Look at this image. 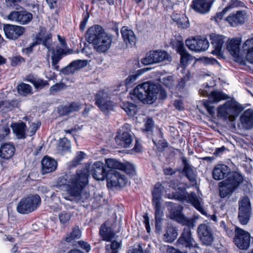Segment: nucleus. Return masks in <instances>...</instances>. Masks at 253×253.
I'll use <instances>...</instances> for the list:
<instances>
[{
	"label": "nucleus",
	"mask_w": 253,
	"mask_h": 253,
	"mask_svg": "<svg viewBox=\"0 0 253 253\" xmlns=\"http://www.w3.org/2000/svg\"><path fill=\"white\" fill-rule=\"evenodd\" d=\"M8 19L21 24H27L33 18L31 13L26 11H13L7 16Z\"/></svg>",
	"instance_id": "nucleus-14"
},
{
	"label": "nucleus",
	"mask_w": 253,
	"mask_h": 253,
	"mask_svg": "<svg viewBox=\"0 0 253 253\" xmlns=\"http://www.w3.org/2000/svg\"><path fill=\"white\" fill-rule=\"evenodd\" d=\"M120 247L121 244L119 242L113 241L110 245H106V253H118V250Z\"/></svg>",
	"instance_id": "nucleus-46"
},
{
	"label": "nucleus",
	"mask_w": 253,
	"mask_h": 253,
	"mask_svg": "<svg viewBox=\"0 0 253 253\" xmlns=\"http://www.w3.org/2000/svg\"><path fill=\"white\" fill-rule=\"evenodd\" d=\"M200 239L206 245H210L213 241V237L211 229L206 224H200L197 230Z\"/></svg>",
	"instance_id": "nucleus-16"
},
{
	"label": "nucleus",
	"mask_w": 253,
	"mask_h": 253,
	"mask_svg": "<svg viewBox=\"0 0 253 253\" xmlns=\"http://www.w3.org/2000/svg\"><path fill=\"white\" fill-rule=\"evenodd\" d=\"M158 87L151 82H146L137 85L133 90V94L143 103L152 104L156 99L155 96Z\"/></svg>",
	"instance_id": "nucleus-5"
},
{
	"label": "nucleus",
	"mask_w": 253,
	"mask_h": 253,
	"mask_svg": "<svg viewBox=\"0 0 253 253\" xmlns=\"http://www.w3.org/2000/svg\"><path fill=\"white\" fill-rule=\"evenodd\" d=\"M243 47L245 50H248L246 55L247 60L253 63V38L247 40L244 43Z\"/></svg>",
	"instance_id": "nucleus-36"
},
{
	"label": "nucleus",
	"mask_w": 253,
	"mask_h": 253,
	"mask_svg": "<svg viewBox=\"0 0 253 253\" xmlns=\"http://www.w3.org/2000/svg\"><path fill=\"white\" fill-rule=\"evenodd\" d=\"M106 178L108 184L116 188L125 186L127 182V179L124 174L113 169H111L107 172Z\"/></svg>",
	"instance_id": "nucleus-12"
},
{
	"label": "nucleus",
	"mask_w": 253,
	"mask_h": 253,
	"mask_svg": "<svg viewBox=\"0 0 253 253\" xmlns=\"http://www.w3.org/2000/svg\"><path fill=\"white\" fill-rule=\"evenodd\" d=\"M211 43L214 48L211 53L219 55L224 43V37L222 35H213L211 37Z\"/></svg>",
	"instance_id": "nucleus-25"
},
{
	"label": "nucleus",
	"mask_w": 253,
	"mask_h": 253,
	"mask_svg": "<svg viewBox=\"0 0 253 253\" xmlns=\"http://www.w3.org/2000/svg\"><path fill=\"white\" fill-rule=\"evenodd\" d=\"M81 237V232L78 227H74L73 228L72 231L70 234H68L65 238V241L70 243L73 240L79 239Z\"/></svg>",
	"instance_id": "nucleus-45"
},
{
	"label": "nucleus",
	"mask_w": 253,
	"mask_h": 253,
	"mask_svg": "<svg viewBox=\"0 0 253 253\" xmlns=\"http://www.w3.org/2000/svg\"><path fill=\"white\" fill-rule=\"evenodd\" d=\"M164 188L160 183H157L152 192L153 196V205H161L160 200L161 199L162 194Z\"/></svg>",
	"instance_id": "nucleus-33"
},
{
	"label": "nucleus",
	"mask_w": 253,
	"mask_h": 253,
	"mask_svg": "<svg viewBox=\"0 0 253 253\" xmlns=\"http://www.w3.org/2000/svg\"><path fill=\"white\" fill-rule=\"evenodd\" d=\"M10 133V129L6 126H3L0 129V141L4 139Z\"/></svg>",
	"instance_id": "nucleus-62"
},
{
	"label": "nucleus",
	"mask_w": 253,
	"mask_h": 253,
	"mask_svg": "<svg viewBox=\"0 0 253 253\" xmlns=\"http://www.w3.org/2000/svg\"><path fill=\"white\" fill-rule=\"evenodd\" d=\"M17 90L19 94L24 96L32 93V86L24 83H22L18 85Z\"/></svg>",
	"instance_id": "nucleus-43"
},
{
	"label": "nucleus",
	"mask_w": 253,
	"mask_h": 253,
	"mask_svg": "<svg viewBox=\"0 0 253 253\" xmlns=\"http://www.w3.org/2000/svg\"><path fill=\"white\" fill-rule=\"evenodd\" d=\"M76 72L74 67L72 65L71 63L69 65L67 66L66 67L62 68L61 70V72L64 75H70L73 74Z\"/></svg>",
	"instance_id": "nucleus-60"
},
{
	"label": "nucleus",
	"mask_w": 253,
	"mask_h": 253,
	"mask_svg": "<svg viewBox=\"0 0 253 253\" xmlns=\"http://www.w3.org/2000/svg\"><path fill=\"white\" fill-rule=\"evenodd\" d=\"M89 166L85 165L78 169L76 174L72 175L68 181L67 192L68 195L65 198L76 202H85L90 198V193L84 189L88 184Z\"/></svg>",
	"instance_id": "nucleus-1"
},
{
	"label": "nucleus",
	"mask_w": 253,
	"mask_h": 253,
	"mask_svg": "<svg viewBox=\"0 0 253 253\" xmlns=\"http://www.w3.org/2000/svg\"><path fill=\"white\" fill-rule=\"evenodd\" d=\"M58 51L59 52V54H54V55L52 56L51 63L52 66H55L56 64H57L58 62L61 58V55L67 54V53H64V50L63 49H60L58 50ZM68 53L70 54V52L69 51Z\"/></svg>",
	"instance_id": "nucleus-53"
},
{
	"label": "nucleus",
	"mask_w": 253,
	"mask_h": 253,
	"mask_svg": "<svg viewBox=\"0 0 253 253\" xmlns=\"http://www.w3.org/2000/svg\"><path fill=\"white\" fill-rule=\"evenodd\" d=\"M59 147H61L63 151L68 150L71 148V144L70 141L65 138H63L60 140L59 143Z\"/></svg>",
	"instance_id": "nucleus-56"
},
{
	"label": "nucleus",
	"mask_w": 253,
	"mask_h": 253,
	"mask_svg": "<svg viewBox=\"0 0 253 253\" xmlns=\"http://www.w3.org/2000/svg\"><path fill=\"white\" fill-rule=\"evenodd\" d=\"M153 142L157 146L158 149L161 150L166 148L168 146V143L162 139L158 141L153 139Z\"/></svg>",
	"instance_id": "nucleus-59"
},
{
	"label": "nucleus",
	"mask_w": 253,
	"mask_h": 253,
	"mask_svg": "<svg viewBox=\"0 0 253 253\" xmlns=\"http://www.w3.org/2000/svg\"><path fill=\"white\" fill-rule=\"evenodd\" d=\"M215 0H193L191 8L196 12L205 14L208 13Z\"/></svg>",
	"instance_id": "nucleus-15"
},
{
	"label": "nucleus",
	"mask_w": 253,
	"mask_h": 253,
	"mask_svg": "<svg viewBox=\"0 0 253 253\" xmlns=\"http://www.w3.org/2000/svg\"><path fill=\"white\" fill-rule=\"evenodd\" d=\"M244 6V3L239 0H231L226 6V9L229 11L232 8Z\"/></svg>",
	"instance_id": "nucleus-52"
},
{
	"label": "nucleus",
	"mask_w": 253,
	"mask_h": 253,
	"mask_svg": "<svg viewBox=\"0 0 253 253\" xmlns=\"http://www.w3.org/2000/svg\"><path fill=\"white\" fill-rule=\"evenodd\" d=\"M144 130L147 131H151L154 127V122L151 118H148L145 122Z\"/></svg>",
	"instance_id": "nucleus-63"
},
{
	"label": "nucleus",
	"mask_w": 253,
	"mask_h": 253,
	"mask_svg": "<svg viewBox=\"0 0 253 253\" xmlns=\"http://www.w3.org/2000/svg\"><path fill=\"white\" fill-rule=\"evenodd\" d=\"M138 72H139V71H138L137 73H133L132 74L130 75L126 79V84H129L130 83L134 81L140 75V74L138 73Z\"/></svg>",
	"instance_id": "nucleus-64"
},
{
	"label": "nucleus",
	"mask_w": 253,
	"mask_h": 253,
	"mask_svg": "<svg viewBox=\"0 0 253 253\" xmlns=\"http://www.w3.org/2000/svg\"><path fill=\"white\" fill-rule=\"evenodd\" d=\"M72 214L70 212L63 211L59 214L58 217L61 224H64L68 222L71 219Z\"/></svg>",
	"instance_id": "nucleus-48"
},
{
	"label": "nucleus",
	"mask_w": 253,
	"mask_h": 253,
	"mask_svg": "<svg viewBox=\"0 0 253 253\" xmlns=\"http://www.w3.org/2000/svg\"><path fill=\"white\" fill-rule=\"evenodd\" d=\"M244 177L239 172L232 171L227 178L219 183V195L221 198L230 196L243 182Z\"/></svg>",
	"instance_id": "nucleus-3"
},
{
	"label": "nucleus",
	"mask_w": 253,
	"mask_h": 253,
	"mask_svg": "<svg viewBox=\"0 0 253 253\" xmlns=\"http://www.w3.org/2000/svg\"><path fill=\"white\" fill-rule=\"evenodd\" d=\"M120 106L129 116H133L137 111L136 105L127 101L122 102Z\"/></svg>",
	"instance_id": "nucleus-38"
},
{
	"label": "nucleus",
	"mask_w": 253,
	"mask_h": 253,
	"mask_svg": "<svg viewBox=\"0 0 253 253\" xmlns=\"http://www.w3.org/2000/svg\"><path fill=\"white\" fill-rule=\"evenodd\" d=\"M57 163L54 160L45 157L42 161V169L43 174L51 172L56 169Z\"/></svg>",
	"instance_id": "nucleus-29"
},
{
	"label": "nucleus",
	"mask_w": 253,
	"mask_h": 253,
	"mask_svg": "<svg viewBox=\"0 0 253 253\" xmlns=\"http://www.w3.org/2000/svg\"><path fill=\"white\" fill-rule=\"evenodd\" d=\"M173 216L179 222L187 226L183 229V231L177 242L186 247H197V244L192 237L190 229L191 227H193L195 226L193 221L191 219L186 218L179 211H176L175 213L174 212Z\"/></svg>",
	"instance_id": "nucleus-4"
},
{
	"label": "nucleus",
	"mask_w": 253,
	"mask_h": 253,
	"mask_svg": "<svg viewBox=\"0 0 253 253\" xmlns=\"http://www.w3.org/2000/svg\"><path fill=\"white\" fill-rule=\"evenodd\" d=\"M97 106L105 115H108L110 111L113 110L114 104L112 101H109L104 102V103H102Z\"/></svg>",
	"instance_id": "nucleus-44"
},
{
	"label": "nucleus",
	"mask_w": 253,
	"mask_h": 253,
	"mask_svg": "<svg viewBox=\"0 0 253 253\" xmlns=\"http://www.w3.org/2000/svg\"><path fill=\"white\" fill-rule=\"evenodd\" d=\"M250 234L248 231L236 226L234 238V242L236 246L241 250H247L250 247Z\"/></svg>",
	"instance_id": "nucleus-11"
},
{
	"label": "nucleus",
	"mask_w": 253,
	"mask_h": 253,
	"mask_svg": "<svg viewBox=\"0 0 253 253\" xmlns=\"http://www.w3.org/2000/svg\"><path fill=\"white\" fill-rule=\"evenodd\" d=\"M230 173V169L225 165H216L212 171L213 178L217 180L224 179Z\"/></svg>",
	"instance_id": "nucleus-22"
},
{
	"label": "nucleus",
	"mask_w": 253,
	"mask_h": 253,
	"mask_svg": "<svg viewBox=\"0 0 253 253\" xmlns=\"http://www.w3.org/2000/svg\"><path fill=\"white\" fill-rule=\"evenodd\" d=\"M171 60V57L165 51L161 50H151L148 52L145 57L142 59L141 62L144 65L152 64L164 61Z\"/></svg>",
	"instance_id": "nucleus-10"
},
{
	"label": "nucleus",
	"mask_w": 253,
	"mask_h": 253,
	"mask_svg": "<svg viewBox=\"0 0 253 253\" xmlns=\"http://www.w3.org/2000/svg\"><path fill=\"white\" fill-rule=\"evenodd\" d=\"M175 46L176 51L181 55V64L183 66H186L188 64V61L191 59V56L186 51L183 41L177 40Z\"/></svg>",
	"instance_id": "nucleus-21"
},
{
	"label": "nucleus",
	"mask_w": 253,
	"mask_h": 253,
	"mask_svg": "<svg viewBox=\"0 0 253 253\" xmlns=\"http://www.w3.org/2000/svg\"><path fill=\"white\" fill-rule=\"evenodd\" d=\"M124 166L123 169L121 170H124L126 173L129 174H132L135 172V168L134 166L129 162H126L124 164L123 163Z\"/></svg>",
	"instance_id": "nucleus-54"
},
{
	"label": "nucleus",
	"mask_w": 253,
	"mask_h": 253,
	"mask_svg": "<svg viewBox=\"0 0 253 253\" xmlns=\"http://www.w3.org/2000/svg\"><path fill=\"white\" fill-rule=\"evenodd\" d=\"M86 38L89 43L93 44L94 49L100 53L105 52L110 48L112 41V37L99 25L89 28Z\"/></svg>",
	"instance_id": "nucleus-2"
},
{
	"label": "nucleus",
	"mask_w": 253,
	"mask_h": 253,
	"mask_svg": "<svg viewBox=\"0 0 253 253\" xmlns=\"http://www.w3.org/2000/svg\"><path fill=\"white\" fill-rule=\"evenodd\" d=\"M41 197L33 195L22 198L17 206V211L22 214H27L34 211L40 205Z\"/></svg>",
	"instance_id": "nucleus-8"
},
{
	"label": "nucleus",
	"mask_w": 253,
	"mask_h": 253,
	"mask_svg": "<svg viewBox=\"0 0 253 253\" xmlns=\"http://www.w3.org/2000/svg\"><path fill=\"white\" fill-rule=\"evenodd\" d=\"M65 84L63 83H57L52 85L49 89L50 94H54L64 88Z\"/></svg>",
	"instance_id": "nucleus-61"
},
{
	"label": "nucleus",
	"mask_w": 253,
	"mask_h": 253,
	"mask_svg": "<svg viewBox=\"0 0 253 253\" xmlns=\"http://www.w3.org/2000/svg\"><path fill=\"white\" fill-rule=\"evenodd\" d=\"M17 100H2L0 101V113H6L18 105Z\"/></svg>",
	"instance_id": "nucleus-30"
},
{
	"label": "nucleus",
	"mask_w": 253,
	"mask_h": 253,
	"mask_svg": "<svg viewBox=\"0 0 253 253\" xmlns=\"http://www.w3.org/2000/svg\"><path fill=\"white\" fill-rule=\"evenodd\" d=\"M3 30L7 38L16 40L23 34L25 28L20 26L7 24L4 26Z\"/></svg>",
	"instance_id": "nucleus-17"
},
{
	"label": "nucleus",
	"mask_w": 253,
	"mask_h": 253,
	"mask_svg": "<svg viewBox=\"0 0 253 253\" xmlns=\"http://www.w3.org/2000/svg\"><path fill=\"white\" fill-rule=\"evenodd\" d=\"M252 208L250 200L248 197H245L239 202L238 219L241 224L247 225L250 219Z\"/></svg>",
	"instance_id": "nucleus-9"
},
{
	"label": "nucleus",
	"mask_w": 253,
	"mask_h": 253,
	"mask_svg": "<svg viewBox=\"0 0 253 253\" xmlns=\"http://www.w3.org/2000/svg\"><path fill=\"white\" fill-rule=\"evenodd\" d=\"M177 24L178 27L185 29L187 28L189 26V23L188 20V18L183 15H181V17L180 19H179L177 23Z\"/></svg>",
	"instance_id": "nucleus-55"
},
{
	"label": "nucleus",
	"mask_w": 253,
	"mask_h": 253,
	"mask_svg": "<svg viewBox=\"0 0 253 253\" xmlns=\"http://www.w3.org/2000/svg\"><path fill=\"white\" fill-rule=\"evenodd\" d=\"M184 198L188 202L191 203L197 210L202 212L203 209L202 207L199 199L195 193L192 192L188 194L187 193L184 195Z\"/></svg>",
	"instance_id": "nucleus-31"
},
{
	"label": "nucleus",
	"mask_w": 253,
	"mask_h": 253,
	"mask_svg": "<svg viewBox=\"0 0 253 253\" xmlns=\"http://www.w3.org/2000/svg\"><path fill=\"white\" fill-rule=\"evenodd\" d=\"M15 152V148L12 143H4L0 147V157L3 159H9L13 157Z\"/></svg>",
	"instance_id": "nucleus-24"
},
{
	"label": "nucleus",
	"mask_w": 253,
	"mask_h": 253,
	"mask_svg": "<svg viewBox=\"0 0 253 253\" xmlns=\"http://www.w3.org/2000/svg\"><path fill=\"white\" fill-rule=\"evenodd\" d=\"M37 42L38 44H42L45 46L48 51L53 50L51 48L52 40L50 34L47 33L43 36L40 34L37 38Z\"/></svg>",
	"instance_id": "nucleus-37"
},
{
	"label": "nucleus",
	"mask_w": 253,
	"mask_h": 253,
	"mask_svg": "<svg viewBox=\"0 0 253 253\" xmlns=\"http://www.w3.org/2000/svg\"><path fill=\"white\" fill-rule=\"evenodd\" d=\"M190 75L189 72H187L186 75L181 78L180 81L179 82L177 86L179 89H182L184 88L186 83L189 80Z\"/></svg>",
	"instance_id": "nucleus-57"
},
{
	"label": "nucleus",
	"mask_w": 253,
	"mask_h": 253,
	"mask_svg": "<svg viewBox=\"0 0 253 253\" xmlns=\"http://www.w3.org/2000/svg\"><path fill=\"white\" fill-rule=\"evenodd\" d=\"M187 47L191 51L200 52L206 51L209 47V41L205 38H193L185 41Z\"/></svg>",
	"instance_id": "nucleus-13"
},
{
	"label": "nucleus",
	"mask_w": 253,
	"mask_h": 253,
	"mask_svg": "<svg viewBox=\"0 0 253 253\" xmlns=\"http://www.w3.org/2000/svg\"><path fill=\"white\" fill-rule=\"evenodd\" d=\"M246 13L244 11H237L236 13L230 14L226 18V21L231 26L237 27L243 24L245 22Z\"/></svg>",
	"instance_id": "nucleus-19"
},
{
	"label": "nucleus",
	"mask_w": 253,
	"mask_h": 253,
	"mask_svg": "<svg viewBox=\"0 0 253 253\" xmlns=\"http://www.w3.org/2000/svg\"><path fill=\"white\" fill-rule=\"evenodd\" d=\"M241 42V38L239 37L233 38L228 41L226 48L232 55L238 56L240 51Z\"/></svg>",
	"instance_id": "nucleus-27"
},
{
	"label": "nucleus",
	"mask_w": 253,
	"mask_h": 253,
	"mask_svg": "<svg viewBox=\"0 0 253 253\" xmlns=\"http://www.w3.org/2000/svg\"><path fill=\"white\" fill-rule=\"evenodd\" d=\"M81 108L80 104L72 102L62 107L60 111L62 115H67L73 112L78 111Z\"/></svg>",
	"instance_id": "nucleus-35"
},
{
	"label": "nucleus",
	"mask_w": 253,
	"mask_h": 253,
	"mask_svg": "<svg viewBox=\"0 0 253 253\" xmlns=\"http://www.w3.org/2000/svg\"><path fill=\"white\" fill-rule=\"evenodd\" d=\"M155 85L157 86L158 89V91H156L157 93L155 95L156 99L158 98L159 99L161 100L165 99L167 97V93L166 91L162 88L160 84H155Z\"/></svg>",
	"instance_id": "nucleus-50"
},
{
	"label": "nucleus",
	"mask_w": 253,
	"mask_h": 253,
	"mask_svg": "<svg viewBox=\"0 0 253 253\" xmlns=\"http://www.w3.org/2000/svg\"><path fill=\"white\" fill-rule=\"evenodd\" d=\"M203 88H201L199 93L203 96H209V98L203 100V104L209 113L213 116L215 113L214 107L213 104L218 103L221 100L228 98V96L218 91H211V86L207 83L206 85H203Z\"/></svg>",
	"instance_id": "nucleus-6"
},
{
	"label": "nucleus",
	"mask_w": 253,
	"mask_h": 253,
	"mask_svg": "<svg viewBox=\"0 0 253 253\" xmlns=\"http://www.w3.org/2000/svg\"><path fill=\"white\" fill-rule=\"evenodd\" d=\"M25 128L26 125L23 122L15 124L12 127L13 132L19 138H25Z\"/></svg>",
	"instance_id": "nucleus-40"
},
{
	"label": "nucleus",
	"mask_w": 253,
	"mask_h": 253,
	"mask_svg": "<svg viewBox=\"0 0 253 253\" xmlns=\"http://www.w3.org/2000/svg\"><path fill=\"white\" fill-rule=\"evenodd\" d=\"M109 95L107 92L104 90L99 91L95 96V104L98 105L104 102L110 101Z\"/></svg>",
	"instance_id": "nucleus-41"
},
{
	"label": "nucleus",
	"mask_w": 253,
	"mask_h": 253,
	"mask_svg": "<svg viewBox=\"0 0 253 253\" xmlns=\"http://www.w3.org/2000/svg\"><path fill=\"white\" fill-rule=\"evenodd\" d=\"M27 80L31 83L37 89H41L45 86L48 85L47 81L36 78L32 75H29L27 76Z\"/></svg>",
	"instance_id": "nucleus-34"
},
{
	"label": "nucleus",
	"mask_w": 253,
	"mask_h": 253,
	"mask_svg": "<svg viewBox=\"0 0 253 253\" xmlns=\"http://www.w3.org/2000/svg\"><path fill=\"white\" fill-rule=\"evenodd\" d=\"M121 33L124 42L127 46H132L136 43V36L133 31L127 27H123Z\"/></svg>",
	"instance_id": "nucleus-23"
},
{
	"label": "nucleus",
	"mask_w": 253,
	"mask_h": 253,
	"mask_svg": "<svg viewBox=\"0 0 253 253\" xmlns=\"http://www.w3.org/2000/svg\"><path fill=\"white\" fill-rule=\"evenodd\" d=\"M239 127L246 130L253 127V110L249 109L246 110L240 117Z\"/></svg>",
	"instance_id": "nucleus-18"
},
{
	"label": "nucleus",
	"mask_w": 253,
	"mask_h": 253,
	"mask_svg": "<svg viewBox=\"0 0 253 253\" xmlns=\"http://www.w3.org/2000/svg\"><path fill=\"white\" fill-rule=\"evenodd\" d=\"M99 234L103 238V240L106 241H111L115 236L113 231L110 228L106 227L105 224L101 226Z\"/></svg>",
	"instance_id": "nucleus-39"
},
{
	"label": "nucleus",
	"mask_w": 253,
	"mask_h": 253,
	"mask_svg": "<svg viewBox=\"0 0 253 253\" xmlns=\"http://www.w3.org/2000/svg\"><path fill=\"white\" fill-rule=\"evenodd\" d=\"M91 172L93 177L97 180H103L107 176L104 164L99 161L95 162L93 164Z\"/></svg>",
	"instance_id": "nucleus-20"
},
{
	"label": "nucleus",
	"mask_w": 253,
	"mask_h": 253,
	"mask_svg": "<svg viewBox=\"0 0 253 253\" xmlns=\"http://www.w3.org/2000/svg\"><path fill=\"white\" fill-rule=\"evenodd\" d=\"M155 209V221L162 222L163 212L161 210V205H154Z\"/></svg>",
	"instance_id": "nucleus-49"
},
{
	"label": "nucleus",
	"mask_w": 253,
	"mask_h": 253,
	"mask_svg": "<svg viewBox=\"0 0 253 253\" xmlns=\"http://www.w3.org/2000/svg\"><path fill=\"white\" fill-rule=\"evenodd\" d=\"M245 107L234 99L227 101L218 108V114L225 119L233 122L245 109Z\"/></svg>",
	"instance_id": "nucleus-7"
},
{
	"label": "nucleus",
	"mask_w": 253,
	"mask_h": 253,
	"mask_svg": "<svg viewBox=\"0 0 253 253\" xmlns=\"http://www.w3.org/2000/svg\"><path fill=\"white\" fill-rule=\"evenodd\" d=\"M85 154L83 152H79L74 159L70 163V167H76L84 158Z\"/></svg>",
	"instance_id": "nucleus-47"
},
{
	"label": "nucleus",
	"mask_w": 253,
	"mask_h": 253,
	"mask_svg": "<svg viewBox=\"0 0 253 253\" xmlns=\"http://www.w3.org/2000/svg\"><path fill=\"white\" fill-rule=\"evenodd\" d=\"M10 61L11 65L15 67L24 62L25 61L22 57L20 56H15L10 58Z\"/></svg>",
	"instance_id": "nucleus-58"
},
{
	"label": "nucleus",
	"mask_w": 253,
	"mask_h": 253,
	"mask_svg": "<svg viewBox=\"0 0 253 253\" xmlns=\"http://www.w3.org/2000/svg\"><path fill=\"white\" fill-rule=\"evenodd\" d=\"M182 163L184 166L183 172L184 173L185 176L193 184H196V175L193 168L188 163L185 158H182Z\"/></svg>",
	"instance_id": "nucleus-28"
},
{
	"label": "nucleus",
	"mask_w": 253,
	"mask_h": 253,
	"mask_svg": "<svg viewBox=\"0 0 253 253\" xmlns=\"http://www.w3.org/2000/svg\"><path fill=\"white\" fill-rule=\"evenodd\" d=\"M76 71L85 67L87 64L86 60H77L71 62Z\"/></svg>",
	"instance_id": "nucleus-51"
},
{
	"label": "nucleus",
	"mask_w": 253,
	"mask_h": 253,
	"mask_svg": "<svg viewBox=\"0 0 253 253\" xmlns=\"http://www.w3.org/2000/svg\"><path fill=\"white\" fill-rule=\"evenodd\" d=\"M105 163L108 168L113 170L115 169L121 170V169L124 168L123 163L114 159L109 158L106 159Z\"/></svg>",
	"instance_id": "nucleus-42"
},
{
	"label": "nucleus",
	"mask_w": 253,
	"mask_h": 253,
	"mask_svg": "<svg viewBox=\"0 0 253 253\" xmlns=\"http://www.w3.org/2000/svg\"><path fill=\"white\" fill-rule=\"evenodd\" d=\"M118 145L125 147H128L132 141V135L130 131H123L115 138Z\"/></svg>",
	"instance_id": "nucleus-26"
},
{
	"label": "nucleus",
	"mask_w": 253,
	"mask_h": 253,
	"mask_svg": "<svg viewBox=\"0 0 253 253\" xmlns=\"http://www.w3.org/2000/svg\"><path fill=\"white\" fill-rule=\"evenodd\" d=\"M178 233L176 228L172 226H168L164 235L163 240L167 242H172L177 238Z\"/></svg>",
	"instance_id": "nucleus-32"
}]
</instances>
